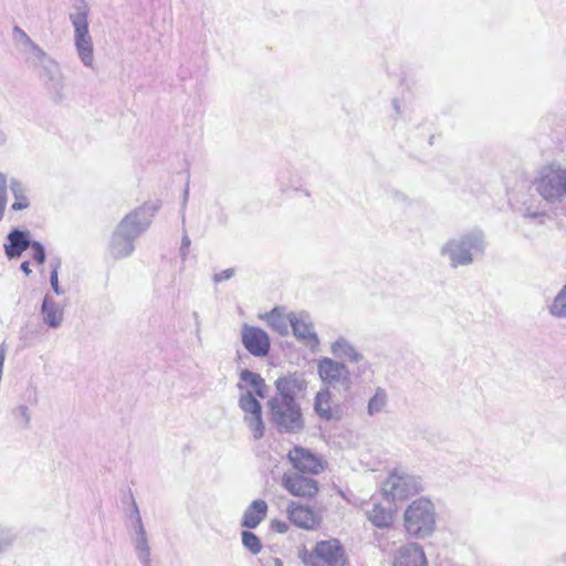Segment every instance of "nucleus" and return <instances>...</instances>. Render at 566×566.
<instances>
[{
    "mask_svg": "<svg viewBox=\"0 0 566 566\" xmlns=\"http://www.w3.org/2000/svg\"><path fill=\"white\" fill-rule=\"evenodd\" d=\"M157 210L155 205H144L124 217L109 241L108 251L114 259H124L134 252L135 240L148 229Z\"/></svg>",
    "mask_w": 566,
    "mask_h": 566,
    "instance_id": "f257e3e1",
    "label": "nucleus"
},
{
    "mask_svg": "<svg viewBox=\"0 0 566 566\" xmlns=\"http://www.w3.org/2000/svg\"><path fill=\"white\" fill-rule=\"evenodd\" d=\"M485 249V234L480 229H472L450 238L442 244L440 254L449 260L452 269H458L480 260Z\"/></svg>",
    "mask_w": 566,
    "mask_h": 566,
    "instance_id": "f03ea898",
    "label": "nucleus"
},
{
    "mask_svg": "<svg viewBox=\"0 0 566 566\" xmlns=\"http://www.w3.org/2000/svg\"><path fill=\"white\" fill-rule=\"evenodd\" d=\"M90 7L85 0H75L69 19L74 29V45L78 59L86 67L94 65L93 40L88 31Z\"/></svg>",
    "mask_w": 566,
    "mask_h": 566,
    "instance_id": "7ed1b4c3",
    "label": "nucleus"
},
{
    "mask_svg": "<svg viewBox=\"0 0 566 566\" xmlns=\"http://www.w3.org/2000/svg\"><path fill=\"white\" fill-rule=\"evenodd\" d=\"M533 185L546 202H562L566 197V169L559 164L545 165L538 170Z\"/></svg>",
    "mask_w": 566,
    "mask_h": 566,
    "instance_id": "20e7f679",
    "label": "nucleus"
},
{
    "mask_svg": "<svg viewBox=\"0 0 566 566\" xmlns=\"http://www.w3.org/2000/svg\"><path fill=\"white\" fill-rule=\"evenodd\" d=\"M403 518L406 531L410 536L426 538L436 527L434 505L429 499H417L407 507Z\"/></svg>",
    "mask_w": 566,
    "mask_h": 566,
    "instance_id": "39448f33",
    "label": "nucleus"
},
{
    "mask_svg": "<svg viewBox=\"0 0 566 566\" xmlns=\"http://www.w3.org/2000/svg\"><path fill=\"white\" fill-rule=\"evenodd\" d=\"M304 563L307 566H349L345 549L336 538L317 542Z\"/></svg>",
    "mask_w": 566,
    "mask_h": 566,
    "instance_id": "423d86ee",
    "label": "nucleus"
},
{
    "mask_svg": "<svg viewBox=\"0 0 566 566\" xmlns=\"http://www.w3.org/2000/svg\"><path fill=\"white\" fill-rule=\"evenodd\" d=\"M423 490L422 480L419 476L403 471L392 472L384 482L382 491L388 500H405L420 493Z\"/></svg>",
    "mask_w": 566,
    "mask_h": 566,
    "instance_id": "0eeeda50",
    "label": "nucleus"
},
{
    "mask_svg": "<svg viewBox=\"0 0 566 566\" xmlns=\"http://www.w3.org/2000/svg\"><path fill=\"white\" fill-rule=\"evenodd\" d=\"M295 338L303 344L310 352L319 350V338L315 332L313 321L305 311L291 312V327Z\"/></svg>",
    "mask_w": 566,
    "mask_h": 566,
    "instance_id": "6e6552de",
    "label": "nucleus"
},
{
    "mask_svg": "<svg viewBox=\"0 0 566 566\" xmlns=\"http://www.w3.org/2000/svg\"><path fill=\"white\" fill-rule=\"evenodd\" d=\"M318 374L322 380L333 388L348 390L352 385L347 366L325 356L318 364Z\"/></svg>",
    "mask_w": 566,
    "mask_h": 566,
    "instance_id": "1a4fd4ad",
    "label": "nucleus"
},
{
    "mask_svg": "<svg viewBox=\"0 0 566 566\" xmlns=\"http://www.w3.org/2000/svg\"><path fill=\"white\" fill-rule=\"evenodd\" d=\"M269 406L272 420L280 431L296 432L303 428L301 408L296 402H286V407L279 403V408H275L274 402L269 401Z\"/></svg>",
    "mask_w": 566,
    "mask_h": 566,
    "instance_id": "9d476101",
    "label": "nucleus"
},
{
    "mask_svg": "<svg viewBox=\"0 0 566 566\" xmlns=\"http://www.w3.org/2000/svg\"><path fill=\"white\" fill-rule=\"evenodd\" d=\"M239 407L244 412V421L251 429L253 438L259 440L264 434V423L262 420L261 403L253 396L252 391L241 392L239 398Z\"/></svg>",
    "mask_w": 566,
    "mask_h": 566,
    "instance_id": "9b49d317",
    "label": "nucleus"
},
{
    "mask_svg": "<svg viewBox=\"0 0 566 566\" xmlns=\"http://www.w3.org/2000/svg\"><path fill=\"white\" fill-rule=\"evenodd\" d=\"M287 458L295 469L294 472L316 475L324 470V461L303 447H294L289 451Z\"/></svg>",
    "mask_w": 566,
    "mask_h": 566,
    "instance_id": "f8f14e48",
    "label": "nucleus"
},
{
    "mask_svg": "<svg viewBox=\"0 0 566 566\" xmlns=\"http://www.w3.org/2000/svg\"><path fill=\"white\" fill-rule=\"evenodd\" d=\"M282 485L294 496L313 497L318 492V482L298 472H286Z\"/></svg>",
    "mask_w": 566,
    "mask_h": 566,
    "instance_id": "ddd939ff",
    "label": "nucleus"
},
{
    "mask_svg": "<svg viewBox=\"0 0 566 566\" xmlns=\"http://www.w3.org/2000/svg\"><path fill=\"white\" fill-rule=\"evenodd\" d=\"M241 338L249 354H269L271 342L264 329L244 324Z\"/></svg>",
    "mask_w": 566,
    "mask_h": 566,
    "instance_id": "4468645a",
    "label": "nucleus"
},
{
    "mask_svg": "<svg viewBox=\"0 0 566 566\" xmlns=\"http://www.w3.org/2000/svg\"><path fill=\"white\" fill-rule=\"evenodd\" d=\"M32 242L30 231L14 228L7 234V242L3 244L4 254L9 260L18 259Z\"/></svg>",
    "mask_w": 566,
    "mask_h": 566,
    "instance_id": "2eb2a0df",
    "label": "nucleus"
},
{
    "mask_svg": "<svg viewBox=\"0 0 566 566\" xmlns=\"http://www.w3.org/2000/svg\"><path fill=\"white\" fill-rule=\"evenodd\" d=\"M392 566H427L422 547L416 543L402 545L396 552Z\"/></svg>",
    "mask_w": 566,
    "mask_h": 566,
    "instance_id": "dca6fc26",
    "label": "nucleus"
},
{
    "mask_svg": "<svg viewBox=\"0 0 566 566\" xmlns=\"http://www.w3.org/2000/svg\"><path fill=\"white\" fill-rule=\"evenodd\" d=\"M287 513L290 521L298 527L311 530L317 524L316 516L308 506L292 502Z\"/></svg>",
    "mask_w": 566,
    "mask_h": 566,
    "instance_id": "f3484780",
    "label": "nucleus"
},
{
    "mask_svg": "<svg viewBox=\"0 0 566 566\" xmlns=\"http://www.w3.org/2000/svg\"><path fill=\"white\" fill-rule=\"evenodd\" d=\"M266 324L280 335H287L291 327V312L285 313L282 307H274L272 311L260 316Z\"/></svg>",
    "mask_w": 566,
    "mask_h": 566,
    "instance_id": "a211bd4d",
    "label": "nucleus"
},
{
    "mask_svg": "<svg viewBox=\"0 0 566 566\" xmlns=\"http://www.w3.org/2000/svg\"><path fill=\"white\" fill-rule=\"evenodd\" d=\"M268 509L264 500L252 501L243 513L241 526L248 530L255 528L265 518Z\"/></svg>",
    "mask_w": 566,
    "mask_h": 566,
    "instance_id": "6ab92c4d",
    "label": "nucleus"
},
{
    "mask_svg": "<svg viewBox=\"0 0 566 566\" xmlns=\"http://www.w3.org/2000/svg\"><path fill=\"white\" fill-rule=\"evenodd\" d=\"M43 322L52 327L57 328L63 321V308L53 301L50 295H45L41 306Z\"/></svg>",
    "mask_w": 566,
    "mask_h": 566,
    "instance_id": "aec40b11",
    "label": "nucleus"
},
{
    "mask_svg": "<svg viewBox=\"0 0 566 566\" xmlns=\"http://www.w3.org/2000/svg\"><path fill=\"white\" fill-rule=\"evenodd\" d=\"M366 515L371 524L378 528L389 527L394 521L391 509L384 507L378 503H374L373 509L366 511Z\"/></svg>",
    "mask_w": 566,
    "mask_h": 566,
    "instance_id": "412c9836",
    "label": "nucleus"
},
{
    "mask_svg": "<svg viewBox=\"0 0 566 566\" xmlns=\"http://www.w3.org/2000/svg\"><path fill=\"white\" fill-rule=\"evenodd\" d=\"M277 395L272 397L270 401L274 402V407L279 408V403L286 407V402H296L294 399V389L292 382L286 378H279L275 381Z\"/></svg>",
    "mask_w": 566,
    "mask_h": 566,
    "instance_id": "4be33fe9",
    "label": "nucleus"
},
{
    "mask_svg": "<svg viewBox=\"0 0 566 566\" xmlns=\"http://www.w3.org/2000/svg\"><path fill=\"white\" fill-rule=\"evenodd\" d=\"M136 537L134 539L135 549L137 556L143 566H151L150 564V547L147 539V534L144 525H139V528L135 530Z\"/></svg>",
    "mask_w": 566,
    "mask_h": 566,
    "instance_id": "5701e85b",
    "label": "nucleus"
},
{
    "mask_svg": "<svg viewBox=\"0 0 566 566\" xmlns=\"http://www.w3.org/2000/svg\"><path fill=\"white\" fill-rule=\"evenodd\" d=\"M314 409L321 419L327 421L338 419L331 408V392L328 390H321L316 394Z\"/></svg>",
    "mask_w": 566,
    "mask_h": 566,
    "instance_id": "b1692460",
    "label": "nucleus"
},
{
    "mask_svg": "<svg viewBox=\"0 0 566 566\" xmlns=\"http://www.w3.org/2000/svg\"><path fill=\"white\" fill-rule=\"evenodd\" d=\"M240 380L244 382L247 386H250L254 390L255 395H258L259 397H265L268 386L264 379L259 374H255L248 369L242 370L240 374Z\"/></svg>",
    "mask_w": 566,
    "mask_h": 566,
    "instance_id": "393cba45",
    "label": "nucleus"
},
{
    "mask_svg": "<svg viewBox=\"0 0 566 566\" xmlns=\"http://www.w3.org/2000/svg\"><path fill=\"white\" fill-rule=\"evenodd\" d=\"M44 86L54 102L60 103L64 99L65 84L63 75L60 77H55L54 80L48 81L46 83H44Z\"/></svg>",
    "mask_w": 566,
    "mask_h": 566,
    "instance_id": "a878e982",
    "label": "nucleus"
},
{
    "mask_svg": "<svg viewBox=\"0 0 566 566\" xmlns=\"http://www.w3.org/2000/svg\"><path fill=\"white\" fill-rule=\"evenodd\" d=\"M10 189L14 196L15 201L12 203L11 208L14 211H20L29 207V200L23 195V187L22 185L15 180L12 179L10 182Z\"/></svg>",
    "mask_w": 566,
    "mask_h": 566,
    "instance_id": "bb28decb",
    "label": "nucleus"
},
{
    "mask_svg": "<svg viewBox=\"0 0 566 566\" xmlns=\"http://www.w3.org/2000/svg\"><path fill=\"white\" fill-rule=\"evenodd\" d=\"M40 66H41L40 77H41L43 84L46 83L48 81L54 80L55 77L62 76L60 65L52 59L45 60V62L40 64Z\"/></svg>",
    "mask_w": 566,
    "mask_h": 566,
    "instance_id": "cd10ccee",
    "label": "nucleus"
},
{
    "mask_svg": "<svg viewBox=\"0 0 566 566\" xmlns=\"http://www.w3.org/2000/svg\"><path fill=\"white\" fill-rule=\"evenodd\" d=\"M242 545L253 555L262 551L261 539L251 531H243L241 533Z\"/></svg>",
    "mask_w": 566,
    "mask_h": 566,
    "instance_id": "c85d7f7f",
    "label": "nucleus"
},
{
    "mask_svg": "<svg viewBox=\"0 0 566 566\" xmlns=\"http://www.w3.org/2000/svg\"><path fill=\"white\" fill-rule=\"evenodd\" d=\"M387 403V395L384 389L378 388L375 395L368 401V413L374 416L379 413Z\"/></svg>",
    "mask_w": 566,
    "mask_h": 566,
    "instance_id": "c756f323",
    "label": "nucleus"
},
{
    "mask_svg": "<svg viewBox=\"0 0 566 566\" xmlns=\"http://www.w3.org/2000/svg\"><path fill=\"white\" fill-rule=\"evenodd\" d=\"M549 312L556 317H566V285L554 298V302L549 307Z\"/></svg>",
    "mask_w": 566,
    "mask_h": 566,
    "instance_id": "7c9ffc66",
    "label": "nucleus"
},
{
    "mask_svg": "<svg viewBox=\"0 0 566 566\" xmlns=\"http://www.w3.org/2000/svg\"><path fill=\"white\" fill-rule=\"evenodd\" d=\"M332 354H358L353 344L344 336H339L331 345Z\"/></svg>",
    "mask_w": 566,
    "mask_h": 566,
    "instance_id": "2f4dec72",
    "label": "nucleus"
},
{
    "mask_svg": "<svg viewBox=\"0 0 566 566\" xmlns=\"http://www.w3.org/2000/svg\"><path fill=\"white\" fill-rule=\"evenodd\" d=\"M60 265H61L60 260H55V261L51 262L52 271L50 274V284H51V287L54 291V293L57 295L64 294V290L61 289V286L59 284V268H60Z\"/></svg>",
    "mask_w": 566,
    "mask_h": 566,
    "instance_id": "473e14b6",
    "label": "nucleus"
},
{
    "mask_svg": "<svg viewBox=\"0 0 566 566\" xmlns=\"http://www.w3.org/2000/svg\"><path fill=\"white\" fill-rule=\"evenodd\" d=\"M30 248L33 250L32 259L38 264H43L46 260V253H45V249H44L43 244L39 241L33 240Z\"/></svg>",
    "mask_w": 566,
    "mask_h": 566,
    "instance_id": "72a5a7b5",
    "label": "nucleus"
},
{
    "mask_svg": "<svg viewBox=\"0 0 566 566\" xmlns=\"http://www.w3.org/2000/svg\"><path fill=\"white\" fill-rule=\"evenodd\" d=\"M15 539V535L11 530L0 531V553L7 549Z\"/></svg>",
    "mask_w": 566,
    "mask_h": 566,
    "instance_id": "f704fd0d",
    "label": "nucleus"
},
{
    "mask_svg": "<svg viewBox=\"0 0 566 566\" xmlns=\"http://www.w3.org/2000/svg\"><path fill=\"white\" fill-rule=\"evenodd\" d=\"M128 517L133 523L134 528H139V525H143L142 516L139 513L138 505L136 501L132 497V507L128 513Z\"/></svg>",
    "mask_w": 566,
    "mask_h": 566,
    "instance_id": "c9c22d12",
    "label": "nucleus"
},
{
    "mask_svg": "<svg viewBox=\"0 0 566 566\" xmlns=\"http://www.w3.org/2000/svg\"><path fill=\"white\" fill-rule=\"evenodd\" d=\"M13 415L21 420L23 428L29 427L30 413L27 406L20 405L17 409L13 410Z\"/></svg>",
    "mask_w": 566,
    "mask_h": 566,
    "instance_id": "e433bc0d",
    "label": "nucleus"
},
{
    "mask_svg": "<svg viewBox=\"0 0 566 566\" xmlns=\"http://www.w3.org/2000/svg\"><path fill=\"white\" fill-rule=\"evenodd\" d=\"M28 46L31 49L32 54L35 57L39 65L44 63L45 60H50V57L46 55V53L33 41H32V44H29Z\"/></svg>",
    "mask_w": 566,
    "mask_h": 566,
    "instance_id": "4c0bfd02",
    "label": "nucleus"
},
{
    "mask_svg": "<svg viewBox=\"0 0 566 566\" xmlns=\"http://www.w3.org/2000/svg\"><path fill=\"white\" fill-rule=\"evenodd\" d=\"M234 275V270L233 269H226L219 273H216L213 275V282L214 283H221L223 281H227V280H230L231 277H233Z\"/></svg>",
    "mask_w": 566,
    "mask_h": 566,
    "instance_id": "58836bf2",
    "label": "nucleus"
},
{
    "mask_svg": "<svg viewBox=\"0 0 566 566\" xmlns=\"http://www.w3.org/2000/svg\"><path fill=\"white\" fill-rule=\"evenodd\" d=\"M190 244H191V241H190L188 234L184 233L182 239H181V245H180V258L182 261H185L187 259Z\"/></svg>",
    "mask_w": 566,
    "mask_h": 566,
    "instance_id": "ea45409f",
    "label": "nucleus"
},
{
    "mask_svg": "<svg viewBox=\"0 0 566 566\" xmlns=\"http://www.w3.org/2000/svg\"><path fill=\"white\" fill-rule=\"evenodd\" d=\"M271 527H272V530H274L275 532L281 533V534L286 533L289 530L287 523H285L283 521H279V520L272 521Z\"/></svg>",
    "mask_w": 566,
    "mask_h": 566,
    "instance_id": "a19ab883",
    "label": "nucleus"
},
{
    "mask_svg": "<svg viewBox=\"0 0 566 566\" xmlns=\"http://www.w3.org/2000/svg\"><path fill=\"white\" fill-rule=\"evenodd\" d=\"M0 201L7 203V178L0 174Z\"/></svg>",
    "mask_w": 566,
    "mask_h": 566,
    "instance_id": "79ce46f5",
    "label": "nucleus"
},
{
    "mask_svg": "<svg viewBox=\"0 0 566 566\" xmlns=\"http://www.w3.org/2000/svg\"><path fill=\"white\" fill-rule=\"evenodd\" d=\"M14 33L17 36H19L20 40H22L27 45L32 44V40L30 36L19 27L14 28Z\"/></svg>",
    "mask_w": 566,
    "mask_h": 566,
    "instance_id": "37998d69",
    "label": "nucleus"
},
{
    "mask_svg": "<svg viewBox=\"0 0 566 566\" xmlns=\"http://www.w3.org/2000/svg\"><path fill=\"white\" fill-rule=\"evenodd\" d=\"M188 198H189V188L188 186L185 188V191H184V198H182V205H181V218H182V222H185V209H186V206H187V202H188Z\"/></svg>",
    "mask_w": 566,
    "mask_h": 566,
    "instance_id": "c03bdc74",
    "label": "nucleus"
},
{
    "mask_svg": "<svg viewBox=\"0 0 566 566\" xmlns=\"http://www.w3.org/2000/svg\"><path fill=\"white\" fill-rule=\"evenodd\" d=\"M394 200H395V202L400 203V205L408 202L407 196L403 195L402 192H396L394 195Z\"/></svg>",
    "mask_w": 566,
    "mask_h": 566,
    "instance_id": "a18cd8bd",
    "label": "nucleus"
},
{
    "mask_svg": "<svg viewBox=\"0 0 566 566\" xmlns=\"http://www.w3.org/2000/svg\"><path fill=\"white\" fill-rule=\"evenodd\" d=\"M20 269H21V271L25 275H30L32 273V270L30 269V262L29 261L22 262L21 265H20Z\"/></svg>",
    "mask_w": 566,
    "mask_h": 566,
    "instance_id": "49530a36",
    "label": "nucleus"
},
{
    "mask_svg": "<svg viewBox=\"0 0 566 566\" xmlns=\"http://www.w3.org/2000/svg\"><path fill=\"white\" fill-rule=\"evenodd\" d=\"M192 317L195 319L196 331H197V333H199V329H200V316H199V313L198 312H193L192 313Z\"/></svg>",
    "mask_w": 566,
    "mask_h": 566,
    "instance_id": "de8ad7c7",
    "label": "nucleus"
},
{
    "mask_svg": "<svg viewBox=\"0 0 566 566\" xmlns=\"http://www.w3.org/2000/svg\"><path fill=\"white\" fill-rule=\"evenodd\" d=\"M524 216H525L526 218H532V219H534V218H537V217L539 216V213H538V212H526Z\"/></svg>",
    "mask_w": 566,
    "mask_h": 566,
    "instance_id": "09e8293b",
    "label": "nucleus"
},
{
    "mask_svg": "<svg viewBox=\"0 0 566 566\" xmlns=\"http://www.w3.org/2000/svg\"><path fill=\"white\" fill-rule=\"evenodd\" d=\"M392 105H394V108L396 109V112L400 113V106H399L398 99H394Z\"/></svg>",
    "mask_w": 566,
    "mask_h": 566,
    "instance_id": "8fccbe9b",
    "label": "nucleus"
},
{
    "mask_svg": "<svg viewBox=\"0 0 566 566\" xmlns=\"http://www.w3.org/2000/svg\"><path fill=\"white\" fill-rule=\"evenodd\" d=\"M275 566H283V563L280 558H274Z\"/></svg>",
    "mask_w": 566,
    "mask_h": 566,
    "instance_id": "3c124183",
    "label": "nucleus"
},
{
    "mask_svg": "<svg viewBox=\"0 0 566 566\" xmlns=\"http://www.w3.org/2000/svg\"><path fill=\"white\" fill-rule=\"evenodd\" d=\"M358 357L359 356H357V355L350 356L352 360L355 361V363L358 361Z\"/></svg>",
    "mask_w": 566,
    "mask_h": 566,
    "instance_id": "603ef678",
    "label": "nucleus"
},
{
    "mask_svg": "<svg viewBox=\"0 0 566 566\" xmlns=\"http://www.w3.org/2000/svg\"><path fill=\"white\" fill-rule=\"evenodd\" d=\"M238 387L240 388V390H243V386L241 384H239Z\"/></svg>",
    "mask_w": 566,
    "mask_h": 566,
    "instance_id": "864d4df0",
    "label": "nucleus"
},
{
    "mask_svg": "<svg viewBox=\"0 0 566 566\" xmlns=\"http://www.w3.org/2000/svg\"><path fill=\"white\" fill-rule=\"evenodd\" d=\"M563 560L566 563V553L563 556Z\"/></svg>",
    "mask_w": 566,
    "mask_h": 566,
    "instance_id": "5fc2aeb1",
    "label": "nucleus"
},
{
    "mask_svg": "<svg viewBox=\"0 0 566 566\" xmlns=\"http://www.w3.org/2000/svg\"><path fill=\"white\" fill-rule=\"evenodd\" d=\"M0 354H3V348H2V346L0 347Z\"/></svg>",
    "mask_w": 566,
    "mask_h": 566,
    "instance_id": "6e6d98bb",
    "label": "nucleus"
}]
</instances>
